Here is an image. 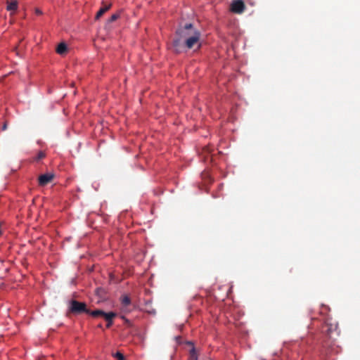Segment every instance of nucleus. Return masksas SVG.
<instances>
[{
	"mask_svg": "<svg viewBox=\"0 0 360 360\" xmlns=\"http://www.w3.org/2000/svg\"><path fill=\"white\" fill-rule=\"evenodd\" d=\"M7 129V123H4L3 127H2V130H6Z\"/></svg>",
	"mask_w": 360,
	"mask_h": 360,
	"instance_id": "18",
	"label": "nucleus"
},
{
	"mask_svg": "<svg viewBox=\"0 0 360 360\" xmlns=\"http://www.w3.org/2000/svg\"><path fill=\"white\" fill-rule=\"evenodd\" d=\"M67 51L68 46L64 42L59 44L56 48V52L60 55H64Z\"/></svg>",
	"mask_w": 360,
	"mask_h": 360,
	"instance_id": "11",
	"label": "nucleus"
},
{
	"mask_svg": "<svg viewBox=\"0 0 360 360\" xmlns=\"http://www.w3.org/2000/svg\"><path fill=\"white\" fill-rule=\"evenodd\" d=\"M53 178L54 175L53 174L46 173L41 174L38 178L39 185L41 186H44L51 182Z\"/></svg>",
	"mask_w": 360,
	"mask_h": 360,
	"instance_id": "7",
	"label": "nucleus"
},
{
	"mask_svg": "<svg viewBox=\"0 0 360 360\" xmlns=\"http://www.w3.org/2000/svg\"><path fill=\"white\" fill-rule=\"evenodd\" d=\"M321 333L325 339H333L334 336H338L340 334L338 323L327 319L322 327Z\"/></svg>",
	"mask_w": 360,
	"mask_h": 360,
	"instance_id": "1",
	"label": "nucleus"
},
{
	"mask_svg": "<svg viewBox=\"0 0 360 360\" xmlns=\"http://www.w3.org/2000/svg\"><path fill=\"white\" fill-rule=\"evenodd\" d=\"M18 4L17 0H11L10 2H8L6 9L8 11L15 12L18 8Z\"/></svg>",
	"mask_w": 360,
	"mask_h": 360,
	"instance_id": "10",
	"label": "nucleus"
},
{
	"mask_svg": "<svg viewBox=\"0 0 360 360\" xmlns=\"http://www.w3.org/2000/svg\"><path fill=\"white\" fill-rule=\"evenodd\" d=\"M45 156H46V154L43 151H40L38 153V154L36 157V160H39L44 158Z\"/></svg>",
	"mask_w": 360,
	"mask_h": 360,
	"instance_id": "16",
	"label": "nucleus"
},
{
	"mask_svg": "<svg viewBox=\"0 0 360 360\" xmlns=\"http://www.w3.org/2000/svg\"><path fill=\"white\" fill-rule=\"evenodd\" d=\"M91 316L94 318L101 316L107 321V328H110L112 325V319L116 316V314L114 312L105 313V311L96 309L91 312Z\"/></svg>",
	"mask_w": 360,
	"mask_h": 360,
	"instance_id": "4",
	"label": "nucleus"
},
{
	"mask_svg": "<svg viewBox=\"0 0 360 360\" xmlns=\"http://www.w3.org/2000/svg\"><path fill=\"white\" fill-rule=\"evenodd\" d=\"M91 311L87 309V306L84 302H81L75 300H72L69 302L68 312L75 315L81 314L82 313L88 314L91 316Z\"/></svg>",
	"mask_w": 360,
	"mask_h": 360,
	"instance_id": "2",
	"label": "nucleus"
},
{
	"mask_svg": "<svg viewBox=\"0 0 360 360\" xmlns=\"http://www.w3.org/2000/svg\"><path fill=\"white\" fill-rule=\"evenodd\" d=\"M183 39L181 38H180L179 37H178L176 39H174L173 40V42H172L173 51L176 53H181L183 51L184 48L185 47L184 42L183 43L181 41Z\"/></svg>",
	"mask_w": 360,
	"mask_h": 360,
	"instance_id": "8",
	"label": "nucleus"
},
{
	"mask_svg": "<svg viewBox=\"0 0 360 360\" xmlns=\"http://www.w3.org/2000/svg\"><path fill=\"white\" fill-rule=\"evenodd\" d=\"M120 18V14L119 13H114L111 15V17L109 18L108 20V22H114L116 20H117L118 18Z\"/></svg>",
	"mask_w": 360,
	"mask_h": 360,
	"instance_id": "14",
	"label": "nucleus"
},
{
	"mask_svg": "<svg viewBox=\"0 0 360 360\" xmlns=\"http://www.w3.org/2000/svg\"><path fill=\"white\" fill-rule=\"evenodd\" d=\"M114 356H115V358H117V360H125V358H124V355H123L122 353L119 352H117L114 355Z\"/></svg>",
	"mask_w": 360,
	"mask_h": 360,
	"instance_id": "15",
	"label": "nucleus"
},
{
	"mask_svg": "<svg viewBox=\"0 0 360 360\" xmlns=\"http://www.w3.org/2000/svg\"><path fill=\"white\" fill-rule=\"evenodd\" d=\"M245 5L242 0H234L231 4V12L240 14L244 12Z\"/></svg>",
	"mask_w": 360,
	"mask_h": 360,
	"instance_id": "6",
	"label": "nucleus"
},
{
	"mask_svg": "<svg viewBox=\"0 0 360 360\" xmlns=\"http://www.w3.org/2000/svg\"><path fill=\"white\" fill-rule=\"evenodd\" d=\"M36 13H37V14H39H39H41V11L40 10H39V9H37V10H36Z\"/></svg>",
	"mask_w": 360,
	"mask_h": 360,
	"instance_id": "21",
	"label": "nucleus"
},
{
	"mask_svg": "<svg viewBox=\"0 0 360 360\" xmlns=\"http://www.w3.org/2000/svg\"><path fill=\"white\" fill-rule=\"evenodd\" d=\"M122 319H123L126 323H129V321L124 318V316H122Z\"/></svg>",
	"mask_w": 360,
	"mask_h": 360,
	"instance_id": "20",
	"label": "nucleus"
},
{
	"mask_svg": "<svg viewBox=\"0 0 360 360\" xmlns=\"http://www.w3.org/2000/svg\"><path fill=\"white\" fill-rule=\"evenodd\" d=\"M328 345H329V344L328 342H326V340H324L323 342V346L327 347Z\"/></svg>",
	"mask_w": 360,
	"mask_h": 360,
	"instance_id": "19",
	"label": "nucleus"
},
{
	"mask_svg": "<svg viewBox=\"0 0 360 360\" xmlns=\"http://www.w3.org/2000/svg\"><path fill=\"white\" fill-rule=\"evenodd\" d=\"M203 153L210 155L211 153V150L209 147L206 146L203 148Z\"/></svg>",
	"mask_w": 360,
	"mask_h": 360,
	"instance_id": "17",
	"label": "nucleus"
},
{
	"mask_svg": "<svg viewBox=\"0 0 360 360\" xmlns=\"http://www.w3.org/2000/svg\"><path fill=\"white\" fill-rule=\"evenodd\" d=\"M195 32L200 31L195 27H194L193 24L186 23L185 25L179 26L177 28L176 31V34L185 41L186 39H188L189 37L192 36V33Z\"/></svg>",
	"mask_w": 360,
	"mask_h": 360,
	"instance_id": "3",
	"label": "nucleus"
},
{
	"mask_svg": "<svg viewBox=\"0 0 360 360\" xmlns=\"http://www.w3.org/2000/svg\"><path fill=\"white\" fill-rule=\"evenodd\" d=\"M111 4H107L105 2H102V6L96 15V20H98L105 12H107L111 8Z\"/></svg>",
	"mask_w": 360,
	"mask_h": 360,
	"instance_id": "9",
	"label": "nucleus"
},
{
	"mask_svg": "<svg viewBox=\"0 0 360 360\" xmlns=\"http://www.w3.org/2000/svg\"><path fill=\"white\" fill-rule=\"evenodd\" d=\"M131 303L129 297L125 295L122 298V304L123 308L128 307Z\"/></svg>",
	"mask_w": 360,
	"mask_h": 360,
	"instance_id": "12",
	"label": "nucleus"
},
{
	"mask_svg": "<svg viewBox=\"0 0 360 360\" xmlns=\"http://www.w3.org/2000/svg\"><path fill=\"white\" fill-rule=\"evenodd\" d=\"M189 360H198V354L194 348L190 351Z\"/></svg>",
	"mask_w": 360,
	"mask_h": 360,
	"instance_id": "13",
	"label": "nucleus"
},
{
	"mask_svg": "<svg viewBox=\"0 0 360 360\" xmlns=\"http://www.w3.org/2000/svg\"><path fill=\"white\" fill-rule=\"evenodd\" d=\"M200 32H195L192 33V36L189 37L188 39H186V41H184L185 47L188 49H191L195 46V45L198 44V47L199 48L200 46Z\"/></svg>",
	"mask_w": 360,
	"mask_h": 360,
	"instance_id": "5",
	"label": "nucleus"
}]
</instances>
